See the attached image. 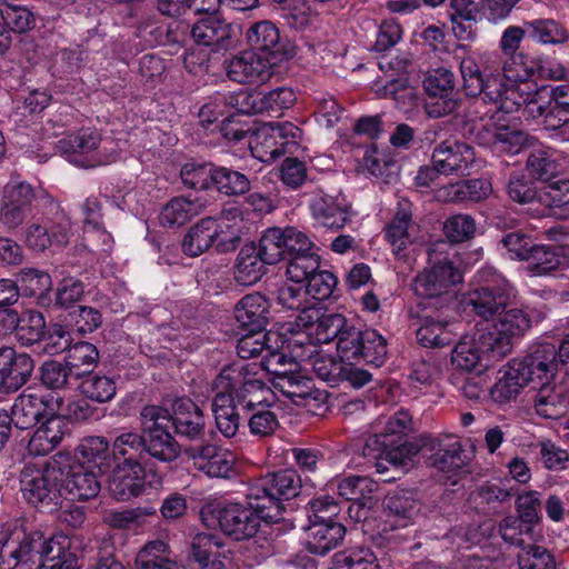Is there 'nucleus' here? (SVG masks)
Here are the masks:
<instances>
[{"instance_id":"obj_56","label":"nucleus","mask_w":569,"mask_h":569,"mask_svg":"<svg viewBox=\"0 0 569 569\" xmlns=\"http://www.w3.org/2000/svg\"><path fill=\"white\" fill-rule=\"evenodd\" d=\"M365 337V330L356 328L352 325H349L340 332L339 339L337 340V353L342 362H348L353 366L359 363V357L361 353L360 343Z\"/></svg>"},{"instance_id":"obj_25","label":"nucleus","mask_w":569,"mask_h":569,"mask_svg":"<svg viewBox=\"0 0 569 569\" xmlns=\"http://www.w3.org/2000/svg\"><path fill=\"white\" fill-rule=\"evenodd\" d=\"M33 370L34 360L30 355L0 347V383L6 391H18L30 380Z\"/></svg>"},{"instance_id":"obj_64","label":"nucleus","mask_w":569,"mask_h":569,"mask_svg":"<svg viewBox=\"0 0 569 569\" xmlns=\"http://www.w3.org/2000/svg\"><path fill=\"white\" fill-rule=\"evenodd\" d=\"M461 100L457 94L440 93L427 96L423 112L428 119H442L453 114L460 107Z\"/></svg>"},{"instance_id":"obj_60","label":"nucleus","mask_w":569,"mask_h":569,"mask_svg":"<svg viewBox=\"0 0 569 569\" xmlns=\"http://www.w3.org/2000/svg\"><path fill=\"white\" fill-rule=\"evenodd\" d=\"M0 16L11 34L24 33L36 26V17L27 7L7 3L0 9Z\"/></svg>"},{"instance_id":"obj_62","label":"nucleus","mask_w":569,"mask_h":569,"mask_svg":"<svg viewBox=\"0 0 569 569\" xmlns=\"http://www.w3.org/2000/svg\"><path fill=\"white\" fill-rule=\"evenodd\" d=\"M476 221L470 214L458 213L450 216L443 223V232L452 243H460L475 237Z\"/></svg>"},{"instance_id":"obj_43","label":"nucleus","mask_w":569,"mask_h":569,"mask_svg":"<svg viewBox=\"0 0 569 569\" xmlns=\"http://www.w3.org/2000/svg\"><path fill=\"white\" fill-rule=\"evenodd\" d=\"M136 569H181L169 557V546L162 540L147 542L136 557Z\"/></svg>"},{"instance_id":"obj_48","label":"nucleus","mask_w":569,"mask_h":569,"mask_svg":"<svg viewBox=\"0 0 569 569\" xmlns=\"http://www.w3.org/2000/svg\"><path fill=\"white\" fill-rule=\"evenodd\" d=\"M528 37L543 44L563 43L569 39L568 31L553 19L525 21Z\"/></svg>"},{"instance_id":"obj_29","label":"nucleus","mask_w":569,"mask_h":569,"mask_svg":"<svg viewBox=\"0 0 569 569\" xmlns=\"http://www.w3.org/2000/svg\"><path fill=\"white\" fill-rule=\"evenodd\" d=\"M234 318L248 331H264L270 318V302L260 292L246 295L234 307Z\"/></svg>"},{"instance_id":"obj_14","label":"nucleus","mask_w":569,"mask_h":569,"mask_svg":"<svg viewBox=\"0 0 569 569\" xmlns=\"http://www.w3.org/2000/svg\"><path fill=\"white\" fill-rule=\"evenodd\" d=\"M62 403L61 396L27 389L14 399L9 415L18 429L27 430L38 426L58 405Z\"/></svg>"},{"instance_id":"obj_53","label":"nucleus","mask_w":569,"mask_h":569,"mask_svg":"<svg viewBox=\"0 0 569 569\" xmlns=\"http://www.w3.org/2000/svg\"><path fill=\"white\" fill-rule=\"evenodd\" d=\"M359 349L358 353H361L359 363L366 362L376 368L385 363L387 358V341L376 329H365V337Z\"/></svg>"},{"instance_id":"obj_39","label":"nucleus","mask_w":569,"mask_h":569,"mask_svg":"<svg viewBox=\"0 0 569 569\" xmlns=\"http://www.w3.org/2000/svg\"><path fill=\"white\" fill-rule=\"evenodd\" d=\"M530 149L526 168L533 179L547 182L561 171L557 152L551 147L541 144L537 139V144Z\"/></svg>"},{"instance_id":"obj_16","label":"nucleus","mask_w":569,"mask_h":569,"mask_svg":"<svg viewBox=\"0 0 569 569\" xmlns=\"http://www.w3.org/2000/svg\"><path fill=\"white\" fill-rule=\"evenodd\" d=\"M531 328V318L520 308L506 309L498 316L495 331L483 332L482 346L505 357L512 350V338L522 337Z\"/></svg>"},{"instance_id":"obj_20","label":"nucleus","mask_w":569,"mask_h":569,"mask_svg":"<svg viewBox=\"0 0 569 569\" xmlns=\"http://www.w3.org/2000/svg\"><path fill=\"white\" fill-rule=\"evenodd\" d=\"M515 298V289L509 281H501L496 287H478L470 290L465 299L467 308L485 321L501 315Z\"/></svg>"},{"instance_id":"obj_21","label":"nucleus","mask_w":569,"mask_h":569,"mask_svg":"<svg viewBox=\"0 0 569 569\" xmlns=\"http://www.w3.org/2000/svg\"><path fill=\"white\" fill-rule=\"evenodd\" d=\"M362 453L366 458L376 460L378 471L387 469L385 462L393 467L406 466L417 453V447L407 440L389 439L388 435H371L366 440Z\"/></svg>"},{"instance_id":"obj_40","label":"nucleus","mask_w":569,"mask_h":569,"mask_svg":"<svg viewBox=\"0 0 569 569\" xmlns=\"http://www.w3.org/2000/svg\"><path fill=\"white\" fill-rule=\"evenodd\" d=\"M412 204L407 199L398 201L393 219L386 227V239L399 253L411 242L409 229L412 226Z\"/></svg>"},{"instance_id":"obj_46","label":"nucleus","mask_w":569,"mask_h":569,"mask_svg":"<svg viewBox=\"0 0 569 569\" xmlns=\"http://www.w3.org/2000/svg\"><path fill=\"white\" fill-rule=\"evenodd\" d=\"M80 380L78 388L87 398L98 403L112 400L117 393L116 382L107 376L89 372Z\"/></svg>"},{"instance_id":"obj_42","label":"nucleus","mask_w":569,"mask_h":569,"mask_svg":"<svg viewBox=\"0 0 569 569\" xmlns=\"http://www.w3.org/2000/svg\"><path fill=\"white\" fill-rule=\"evenodd\" d=\"M211 407L218 430L226 438L234 437L240 427L242 410L236 408L228 397L217 392L212 399Z\"/></svg>"},{"instance_id":"obj_9","label":"nucleus","mask_w":569,"mask_h":569,"mask_svg":"<svg viewBox=\"0 0 569 569\" xmlns=\"http://www.w3.org/2000/svg\"><path fill=\"white\" fill-rule=\"evenodd\" d=\"M486 56L479 60L469 56L461 60L460 72L463 80V90L468 97H480L483 102L492 103L501 101L502 94L509 89L502 74L488 71L482 68Z\"/></svg>"},{"instance_id":"obj_52","label":"nucleus","mask_w":569,"mask_h":569,"mask_svg":"<svg viewBox=\"0 0 569 569\" xmlns=\"http://www.w3.org/2000/svg\"><path fill=\"white\" fill-rule=\"evenodd\" d=\"M146 458L148 456L162 461L171 462L180 455V447L169 431L144 436Z\"/></svg>"},{"instance_id":"obj_51","label":"nucleus","mask_w":569,"mask_h":569,"mask_svg":"<svg viewBox=\"0 0 569 569\" xmlns=\"http://www.w3.org/2000/svg\"><path fill=\"white\" fill-rule=\"evenodd\" d=\"M71 379H74V375L66 362L47 360L39 368V381L47 390H66Z\"/></svg>"},{"instance_id":"obj_13","label":"nucleus","mask_w":569,"mask_h":569,"mask_svg":"<svg viewBox=\"0 0 569 569\" xmlns=\"http://www.w3.org/2000/svg\"><path fill=\"white\" fill-rule=\"evenodd\" d=\"M247 44L251 50L270 57L273 62H283L296 56L295 44L270 20L256 21L244 31Z\"/></svg>"},{"instance_id":"obj_28","label":"nucleus","mask_w":569,"mask_h":569,"mask_svg":"<svg viewBox=\"0 0 569 569\" xmlns=\"http://www.w3.org/2000/svg\"><path fill=\"white\" fill-rule=\"evenodd\" d=\"M264 243L260 238L258 246L254 243L244 244L237 257L234 266V279L241 286L257 283L266 273L267 264H276L263 253Z\"/></svg>"},{"instance_id":"obj_57","label":"nucleus","mask_w":569,"mask_h":569,"mask_svg":"<svg viewBox=\"0 0 569 569\" xmlns=\"http://www.w3.org/2000/svg\"><path fill=\"white\" fill-rule=\"evenodd\" d=\"M518 553L519 569H556L553 555L545 547L523 543Z\"/></svg>"},{"instance_id":"obj_31","label":"nucleus","mask_w":569,"mask_h":569,"mask_svg":"<svg viewBox=\"0 0 569 569\" xmlns=\"http://www.w3.org/2000/svg\"><path fill=\"white\" fill-rule=\"evenodd\" d=\"M435 450L430 457L431 465L440 471L449 472L463 468L468 463V456L461 442L452 436L436 438L431 442Z\"/></svg>"},{"instance_id":"obj_2","label":"nucleus","mask_w":569,"mask_h":569,"mask_svg":"<svg viewBox=\"0 0 569 569\" xmlns=\"http://www.w3.org/2000/svg\"><path fill=\"white\" fill-rule=\"evenodd\" d=\"M248 499L247 505L206 502L200 508V519L208 528H219L226 536L236 541L252 538L259 530L262 519H273L276 515L260 511Z\"/></svg>"},{"instance_id":"obj_34","label":"nucleus","mask_w":569,"mask_h":569,"mask_svg":"<svg viewBox=\"0 0 569 569\" xmlns=\"http://www.w3.org/2000/svg\"><path fill=\"white\" fill-rule=\"evenodd\" d=\"M144 468L140 466V472L127 465L118 463L109 480V490L112 496L121 501L140 496L144 490Z\"/></svg>"},{"instance_id":"obj_37","label":"nucleus","mask_w":569,"mask_h":569,"mask_svg":"<svg viewBox=\"0 0 569 569\" xmlns=\"http://www.w3.org/2000/svg\"><path fill=\"white\" fill-rule=\"evenodd\" d=\"M482 340H485L483 332H479L473 340L458 342L452 350V363L461 370L471 371L475 370L483 359L491 361L502 358L498 357L495 350L485 349Z\"/></svg>"},{"instance_id":"obj_1","label":"nucleus","mask_w":569,"mask_h":569,"mask_svg":"<svg viewBox=\"0 0 569 569\" xmlns=\"http://www.w3.org/2000/svg\"><path fill=\"white\" fill-rule=\"evenodd\" d=\"M212 390L228 397L246 415L261 406L270 407L274 399L272 390L259 377L258 365L242 361L224 366L212 381Z\"/></svg>"},{"instance_id":"obj_6","label":"nucleus","mask_w":569,"mask_h":569,"mask_svg":"<svg viewBox=\"0 0 569 569\" xmlns=\"http://www.w3.org/2000/svg\"><path fill=\"white\" fill-rule=\"evenodd\" d=\"M53 549L54 541L40 531L12 535L0 547V568L39 569L43 557Z\"/></svg>"},{"instance_id":"obj_45","label":"nucleus","mask_w":569,"mask_h":569,"mask_svg":"<svg viewBox=\"0 0 569 569\" xmlns=\"http://www.w3.org/2000/svg\"><path fill=\"white\" fill-rule=\"evenodd\" d=\"M492 144L496 151L515 156L537 144V138L523 130L500 128L493 134Z\"/></svg>"},{"instance_id":"obj_18","label":"nucleus","mask_w":569,"mask_h":569,"mask_svg":"<svg viewBox=\"0 0 569 569\" xmlns=\"http://www.w3.org/2000/svg\"><path fill=\"white\" fill-rule=\"evenodd\" d=\"M264 243L263 253L271 261L279 262L299 253L316 249L313 241L296 227L268 228L261 236Z\"/></svg>"},{"instance_id":"obj_3","label":"nucleus","mask_w":569,"mask_h":569,"mask_svg":"<svg viewBox=\"0 0 569 569\" xmlns=\"http://www.w3.org/2000/svg\"><path fill=\"white\" fill-rule=\"evenodd\" d=\"M58 463H63L57 453L51 456L41 470L26 467L21 472V491L24 499L34 507L56 509L64 499Z\"/></svg>"},{"instance_id":"obj_11","label":"nucleus","mask_w":569,"mask_h":569,"mask_svg":"<svg viewBox=\"0 0 569 569\" xmlns=\"http://www.w3.org/2000/svg\"><path fill=\"white\" fill-rule=\"evenodd\" d=\"M100 142L101 136L97 130L82 128L60 139L58 149L69 156L70 161L74 164L91 169L114 161L112 154L104 153L99 149Z\"/></svg>"},{"instance_id":"obj_63","label":"nucleus","mask_w":569,"mask_h":569,"mask_svg":"<svg viewBox=\"0 0 569 569\" xmlns=\"http://www.w3.org/2000/svg\"><path fill=\"white\" fill-rule=\"evenodd\" d=\"M455 84L453 72L445 67L428 70L422 81L423 90L427 96H437L440 93L456 94Z\"/></svg>"},{"instance_id":"obj_38","label":"nucleus","mask_w":569,"mask_h":569,"mask_svg":"<svg viewBox=\"0 0 569 569\" xmlns=\"http://www.w3.org/2000/svg\"><path fill=\"white\" fill-rule=\"evenodd\" d=\"M204 203L199 199L174 197L160 211V224L167 228L181 227L202 213Z\"/></svg>"},{"instance_id":"obj_15","label":"nucleus","mask_w":569,"mask_h":569,"mask_svg":"<svg viewBox=\"0 0 569 569\" xmlns=\"http://www.w3.org/2000/svg\"><path fill=\"white\" fill-rule=\"evenodd\" d=\"M556 345L540 341L529 348L522 358L512 359L532 388L550 385L558 370H561Z\"/></svg>"},{"instance_id":"obj_50","label":"nucleus","mask_w":569,"mask_h":569,"mask_svg":"<svg viewBox=\"0 0 569 569\" xmlns=\"http://www.w3.org/2000/svg\"><path fill=\"white\" fill-rule=\"evenodd\" d=\"M46 327V319L41 312L28 310L22 313V318L14 332V337L21 346L31 347L41 342Z\"/></svg>"},{"instance_id":"obj_22","label":"nucleus","mask_w":569,"mask_h":569,"mask_svg":"<svg viewBox=\"0 0 569 569\" xmlns=\"http://www.w3.org/2000/svg\"><path fill=\"white\" fill-rule=\"evenodd\" d=\"M194 469L209 478H231L234 473V458L226 449L213 443H201L186 449Z\"/></svg>"},{"instance_id":"obj_35","label":"nucleus","mask_w":569,"mask_h":569,"mask_svg":"<svg viewBox=\"0 0 569 569\" xmlns=\"http://www.w3.org/2000/svg\"><path fill=\"white\" fill-rule=\"evenodd\" d=\"M309 530L307 549L318 556H325L336 548L346 535V528L332 520H313Z\"/></svg>"},{"instance_id":"obj_58","label":"nucleus","mask_w":569,"mask_h":569,"mask_svg":"<svg viewBox=\"0 0 569 569\" xmlns=\"http://www.w3.org/2000/svg\"><path fill=\"white\" fill-rule=\"evenodd\" d=\"M216 166L210 163H186L180 171L183 184L190 189L207 190L214 186Z\"/></svg>"},{"instance_id":"obj_61","label":"nucleus","mask_w":569,"mask_h":569,"mask_svg":"<svg viewBox=\"0 0 569 569\" xmlns=\"http://www.w3.org/2000/svg\"><path fill=\"white\" fill-rule=\"evenodd\" d=\"M332 569H380V566L373 552L361 549L335 553Z\"/></svg>"},{"instance_id":"obj_47","label":"nucleus","mask_w":569,"mask_h":569,"mask_svg":"<svg viewBox=\"0 0 569 569\" xmlns=\"http://www.w3.org/2000/svg\"><path fill=\"white\" fill-rule=\"evenodd\" d=\"M43 217L51 230V238L56 247H66L71 236V221L60 204L52 198L43 207Z\"/></svg>"},{"instance_id":"obj_7","label":"nucleus","mask_w":569,"mask_h":569,"mask_svg":"<svg viewBox=\"0 0 569 569\" xmlns=\"http://www.w3.org/2000/svg\"><path fill=\"white\" fill-rule=\"evenodd\" d=\"M432 169L420 170L417 180L428 184L427 179H433L436 173L446 176H468L476 162V152L470 144L456 140L443 139L433 149L431 154Z\"/></svg>"},{"instance_id":"obj_5","label":"nucleus","mask_w":569,"mask_h":569,"mask_svg":"<svg viewBox=\"0 0 569 569\" xmlns=\"http://www.w3.org/2000/svg\"><path fill=\"white\" fill-rule=\"evenodd\" d=\"M50 199L44 190L12 177L2 189L0 222L7 229H17L23 224L33 207L40 203L44 207Z\"/></svg>"},{"instance_id":"obj_30","label":"nucleus","mask_w":569,"mask_h":569,"mask_svg":"<svg viewBox=\"0 0 569 569\" xmlns=\"http://www.w3.org/2000/svg\"><path fill=\"white\" fill-rule=\"evenodd\" d=\"M144 436L134 430H123L112 441V456L118 463L127 465L140 472L146 461Z\"/></svg>"},{"instance_id":"obj_27","label":"nucleus","mask_w":569,"mask_h":569,"mask_svg":"<svg viewBox=\"0 0 569 569\" xmlns=\"http://www.w3.org/2000/svg\"><path fill=\"white\" fill-rule=\"evenodd\" d=\"M171 418L177 436L189 441L203 440L206 418L200 407L190 398H178L173 401Z\"/></svg>"},{"instance_id":"obj_54","label":"nucleus","mask_w":569,"mask_h":569,"mask_svg":"<svg viewBox=\"0 0 569 569\" xmlns=\"http://www.w3.org/2000/svg\"><path fill=\"white\" fill-rule=\"evenodd\" d=\"M317 251L316 247L288 259L286 273L289 280L296 283L306 282L320 268V256Z\"/></svg>"},{"instance_id":"obj_36","label":"nucleus","mask_w":569,"mask_h":569,"mask_svg":"<svg viewBox=\"0 0 569 569\" xmlns=\"http://www.w3.org/2000/svg\"><path fill=\"white\" fill-rule=\"evenodd\" d=\"M223 548L224 543L220 537L201 532L192 539L191 556L198 569H224L223 562L219 559L226 557Z\"/></svg>"},{"instance_id":"obj_8","label":"nucleus","mask_w":569,"mask_h":569,"mask_svg":"<svg viewBox=\"0 0 569 569\" xmlns=\"http://www.w3.org/2000/svg\"><path fill=\"white\" fill-rule=\"evenodd\" d=\"M463 280L461 270L448 258L431 261L412 281V290L425 299L448 301L453 288Z\"/></svg>"},{"instance_id":"obj_4","label":"nucleus","mask_w":569,"mask_h":569,"mask_svg":"<svg viewBox=\"0 0 569 569\" xmlns=\"http://www.w3.org/2000/svg\"><path fill=\"white\" fill-rule=\"evenodd\" d=\"M302 487L297 470L283 469L267 473L252 483L248 490L247 499L260 511L279 516L283 509V501L296 498Z\"/></svg>"},{"instance_id":"obj_26","label":"nucleus","mask_w":569,"mask_h":569,"mask_svg":"<svg viewBox=\"0 0 569 569\" xmlns=\"http://www.w3.org/2000/svg\"><path fill=\"white\" fill-rule=\"evenodd\" d=\"M309 210L312 219L328 229H342L350 221V204L342 196L316 193L309 201Z\"/></svg>"},{"instance_id":"obj_33","label":"nucleus","mask_w":569,"mask_h":569,"mask_svg":"<svg viewBox=\"0 0 569 569\" xmlns=\"http://www.w3.org/2000/svg\"><path fill=\"white\" fill-rule=\"evenodd\" d=\"M273 385L297 406H307L310 400H318L320 396L315 389L313 380L298 370H289L282 377H278Z\"/></svg>"},{"instance_id":"obj_10","label":"nucleus","mask_w":569,"mask_h":569,"mask_svg":"<svg viewBox=\"0 0 569 569\" xmlns=\"http://www.w3.org/2000/svg\"><path fill=\"white\" fill-rule=\"evenodd\" d=\"M63 463H58L60 481L63 483L64 499L67 500H89L98 496L101 489V482L98 475L89 467L81 463L76 456L69 451H58Z\"/></svg>"},{"instance_id":"obj_44","label":"nucleus","mask_w":569,"mask_h":569,"mask_svg":"<svg viewBox=\"0 0 569 569\" xmlns=\"http://www.w3.org/2000/svg\"><path fill=\"white\" fill-rule=\"evenodd\" d=\"M99 360V351L94 345L86 341L72 343L67 351L64 362L79 379L91 372Z\"/></svg>"},{"instance_id":"obj_12","label":"nucleus","mask_w":569,"mask_h":569,"mask_svg":"<svg viewBox=\"0 0 569 569\" xmlns=\"http://www.w3.org/2000/svg\"><path fill=\"white\" fill-rule=\"evenodd\" d=\"M217 11L197 12L203 16L190 29V34L194 42L198 46L210 48L212 52L231 49L240 33L239 26L228 22Z\"/></svg>"},{"instance_id":"obj_49","label":"nucleus","mask_w":569,"mask_h":569,"mask_svg":"<svg viewBox=\"0 0 569 569\" xmlns=\"http://www.w3.org/2000/svg\"><path fill=\"white\" fill-rule=\"evenodd\" d=\"M214 187L220 193L229 197L246 194L251 189L249 178L237 170L228 167H216Z\"/></svg>"},{"instance_id":"obj_17","label":"nucleus","mask_w":569,"mask_h":569,"mask_svg":"<svg viewBox=\"0 0 569 569\" xmlns=\"http://www.w3.org/2000/svg\"><path fill=\"white\" fill-rule=\"evenodd\" d=\"M222 229L219 220L213 217H204L193 224L184 234L181 249L188 257H199L213 243L221 252L234 250L239 243V237L228 240L221 239Z\"/></svg>"},{"instance_id":"obj_59","label":"nucleus","mask_w":569,"mask_h":569,"mask_svg":"<svg viewBox=\"0 0 569 569\" xmlns=\"http://www.w3.org/2000/svg\"><path fill=\"white\" fill-rule=\"evenodd\" d=\"M370 480L366 477L350 476L343 479L332 481L328 485V490L338 495L345 502H355L366 498V491H370Z\"/></svg>"},{"instance_id":"obj_55","label":"nucleus","mask_w":569,"mask_h":569,"mask_svg":"<svg viewBox=\"0 0 569 569\" xmlns=\"http://www.w3.org/2000/svg\"><path fill=\"white\" fill-rule=\"evenodd\" d=\"M386 509L397 517V522L406 527L419 512L418 501L405 491H396L385 500Z\"/></svg>"},{"instance_id":"obj_24","label":"nucleus","mask_w":569,"mask_h":569,"mask_svg":"<svg viewBox=\"0 0 569 569\" xmlns=\"http://www.w3.org/2000/svg\"><path fill=\"white\" fill-rule=\"evenodd\" d=\"M278 63L257 51H244L229 61L227 76L238 83L266 82L273 74V67Z\"/></svg>"},{"instance_id":"obj_32","label":"nucleus","mask_w":569,"mask_h":569,"mask_svg":"<svg viewBox=\"0 0 569 569\" xmlns=\"http://www.w3.org/2000/svg\"><path fill=\"white\" fill-rule=\"evenodd\" d=\"M569 249L563 246L533 244L527 270L531 276H547L568 263Z\"/></svg>"},{"instance_id":"obj_41","label":"nucleus","mask_w":569,"mask_h":569,"mask_svg":"<svg viewBox=\"0 0 569 569\" xmlns=\"http://www.w3.org/2000/svg\"><path fill=\"white\" fill-rule=\"evenodd\" d=\"M527 385H529V381L515 362L510 360L502 371V376L490 388V397L497 403H507L515 400Z\"/></svg>"},{"instance_id":"obj_23","label":"nucleus","mask_w":569,"mask_h":569,"mask_svg":"<svg viewBox=\"0 0 569 569\" xmlns=\"http://www.w3.org/2000/svg\"><path fill=\"white\" fill-rule=\"evenodd\" d=\"M61 406L58 405L33 431L27 446L30 456H47L70 433L69 426L66 423L64 418L60 416Z\"/></svg>"},{"instance_id":"obj_19","label":"nucleus","mask_w":569,"mask_h":569,"mask_svg":"<svg viewBox=\"0 0 569 569\" xmlns=\"http://www.w3.org/2000/svg\"><path fill=\"white\" fill-rule=\"evenodd\" d=\"M296 100V93L291 88L279 87L270 91L240 93L237 98V106L241 113L279 118L284 110L295 104Z\"/></svg>"}]
</instances>
